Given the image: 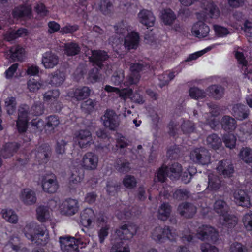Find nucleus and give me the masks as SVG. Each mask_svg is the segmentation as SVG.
Listing matches in <instances>:
<instances>
[{"mask_svg":"<svg viewBox=\"0 0 252 252\" xmlns=\"http://www.w3.org/2000/svg\"><path fill=\"white\" fill-rule=\"evenodd\" d=\"M103 121L104 126L110 130H115L119 125V118L116 113L112 110H107L105 113Z\"/></svg>","mask_w":252,"mask_h":252,"instance_id":"9b49d317","label":"nucleus"},{"mask_svg":"<svg viewBox=\"0 0 252 252\" xmlns=\"http://www.w3.org/2000/svg\"><path fill=\"white\" fill-rule=\"evenodd\" d=\"M147 68L148 65L143 63H131L130 66V74L126 78L124 85L128 86L137 83L140 78L139 72Z\"/></svg>","mask_w":252,"mask_h":252,"instance_id":"423d86ee","label":"nucleus"},{"mask_svg":"<svg viewBox=\"0 0 252 252\" xmlns=\"http://www.w3.org/2000/svg\"><path fill=\"white\" fill-rule=\"evenodd\" d=\"M189 94L192 98L195 99L204 98L206 95L204 91L197 87L191 88L189 90Z\"/></svg>","mask_w":252,"mask_h":252,"instance_id":"6e6d98bb","label":"nucleus"},{"mask_svg":"<svg viewBox=\"0 0 252 252\" xmlns=\"http://www.w3.org/2000/svg\"><path fill=\"white\" fill-rule=\"evenodd\" d=\"M34 154L40 164L46 163L51 155L50 149L48 146H42L39 148L37 153Z\"/></svg>","mask_w":252,"mask_h":252,"instance_id":"7c9ffc66","label":"nucleus"},{"mask_svg":"<svg viewBox=\"0 0 252 252\" xmlns=\"http://www.w3.org/2000/svg\"><path fill=\"white\" fill-rule=\"evenodd\" d=\"M190 160L194 163L202 165L209 164L211 162V155L204 148H196L192 150L189 154Z\"/></svg>","mask_w":252,"mask_h":252,"instance_id":"20e7f679","label":"nucleus"},{"mask_svg":"<svg viewBox=\"0 0 252 252\" xmlns=\"http://www.w3.org/2000/svg\"><path fill=\"white\" fill-rule=\"evenodd\" d=\"M138 21L146 27H152L154 26L155 18L153 14L149 10L143 9L137 15Z\"/></svg>","mask_w":252,"mask_h":252,"instance_id":"6ab92c4d","label":"nucleus"},{"mask_svg":"<svg viewBox=\"0 0 252 252\" xmlns=\"http://www.w3.org/2000/svg\"><path fill=\"white\" fill-rule=\"evenodd\" d=\"M139 33L132 31L128 33L125 37L124 46L127 50L136 49L139 46Z\"/></svg>","mask_w":252,"mask_h":252,"instance_id":"f3484780","label":"nucleus"},{"mask_svg":"<svg viewBox=\"0 0 252 252\" xmlns=\"http://www.w3.org/2000/svg\"><path fill=\"white\" fill-rule=\"evenodd\" d=\"M166 176H168L167 167L162 166L158 170L154 180L164 182Z\"/></svg>","mask_w":252,"mask_h":252,"instance_id":"052dcab7","label":"nucleus"},{"mask_svg":"<svg viewBox=\"0 0 252 252\" xmlns=\"http://www.w3.org/2000/svg\"><path fill=\"white\" fill-rule=\"evenodd\" d=\"M228 206L223 200L219 199L214 203V210L220 216V222L222 226L231 228L236 225L237 219L236 217L228 214Z\"/></svg>","mask_w":252,"mask_h":252,"instance_id":"7ed1b4c3","label":"nucleus"},{"mask_svg":"<svg viewBox=\"0 0 252 252\" xmlns=\"http://www.w3.org/2000/svg\"><path fill=\"white\" fill-rule=\"evenodd\" d=\"M112 5L109 0H101L99 8L101 12L105 15L109 14L112 10Z\"/></svg>","mask_w":252,"mask_h":252,"instance_id":"bf43d9fd","label":"nucleus"},{"mask_svg":"<svg viewBox=\"0 0 252 252\" xmlns=\"http://www.w3.org/2000/svg\"><path fill=\"white\" fill-rule=\"evenodd\" d=\"M9 53L7 58L13 60H22L25 55V50L19 46H15L12 47L8 51Z\"/></svg>","mask_w":252,"mask_h":252,"instance_id":"c9c22d12","label":"nucleus"},{"mask_svg":"<svg viewBox=\"0 0 252 252\" xmlns=\"http://www.w3.org/2000/svg\"><path fill=\"white\" fill-rule=\"evenodd\" d=\"M91 56L89 57L90 61L101 68L102 62L108 58L107 53L102 51L92 50Z\"/></svg>","mask_w":252,"mask_h":252,"instance_id":"5701e85b","label":"nucleus"},{"mask_svg":"<svg viewBox=\"0 0 252 252\" xmlns=\"http://www.w3.org/2000/svg\"><path fill=\"white\" fill-rule=\"evenodd\" d=\"M220 187V181L219 177L213 173L208 175L207 189L212 191L217 190Z\"/></svg>","mask_w":252,"mask_h":252,"instance_id":"c03bdc74","label":"nucleus"},{"mask_svg":"<svg viewBox=\"0 0 252 252\" xmlns=\"http://www.w3.org/2000/svg\"><path fill=\"white\" fill-rule=\"evenodd\" d=\"M19 241L18 237L11 238L9 241L6 244L4 248V252H17L19 249V246L17 245Z\"/></svg>","mask_w":252,"mask_h":252,"instance_id":"3c124183","label":"nucleus"},{"mask_svg":"<svg viewBox=\"0 0 252 252\" xmlns=\"http://www.w3.org/2000/svg\"><path fill=\"white\" fill-rule=\"evenodd\" d=\"M230 252H248L247 248L242 244L235 242L233 243L230 248Z\"/></svg>","mask_w":252,"mask_h":252,"instance_id":"774afa93","label":"nucleus"},{"mask_svg":"<svg viewBox=\"0 0 252 252\" xmlns=\"http://www.w3.org/2000/svg\"><path fill=\"white\" fill-rule=\"evenodd\" d=\"M234 198L236 203L242 207H249L251 202L246 192L241 189L236 190L234 193Z\"/></svg>","mask_w":252,"mask_h":252,"instance_id":"412c9836","label":"nucleus"},{"mask_svg":"<svg viewBox=\"0 0 252 252\" xmlns=\"http://www.w3.org/2000/svg\"><path fill=\"white\" fill-rule=\"evenodd\" d=\"M129 26L126 23L121 22L115 26L114 28L116 33L120 36H123L128 31Z\"/></svg>","mask_w":252,"mask_h":252,"instance_id":"13d9d810","label":"nucleus"},{"mask_svg":"<svg viewBox=\"0 0 252 252\" xmlns=\"http://www.w3.org/2000/svg\"><path fill=\"white\" fill-rule=\"evenodd\" d=\"M105 90L108 92H114L126 100L127 98H130L132 95V91L130 89H123L120 90L118 88L114 87L109 85H106Z\"/></svg>","mask_w":252,"mask_h":252,"instance_id":"cd10ccee","label":"nucleus"},{"mask_svg":"<svg viewBox=\"0 0 252 252\" xmlns=\"http://www.w3.org/2000/svg\"><path fill=\"white\" fill-rule=\"evenodd\" d=\"M90 93L91 90L88 87H83L69 91L68 95L69 97L74 98L77 100H82L88 97Z\"/></svg>","mask_w":252,"mask_h":252,"instance_id":"4be33fe9","label":"nucleus"},{"mask_svg":"<svg viewBox=\"0 0 252 252\" xmlns=\"http://www.w3.org/2000/svg\"><path fill=\"white\" fill-rule=\"evenodd\" d=\"M151 237L156 242L162 243L166 239L171 241L175 240L176 233L175 230H170L168 227L162 228L157 226L152 230Z\"/></svg>","mask_w":252,"mask_h":252,"instance_id":"39448f33","label":"nucleus"},{"mask_svg":"<svg viewBox=\"0 0 252 252\" xmlns=\"http://www.w3.org/2000/svg\"><path fill=\"white\" fill-rule=\"evenodd\" d=\"M124 73L123 70H119L111 78V82L115 85H120L124 79Z\"/></svg>","mask_w":252,"mask_h":252,"instance_id":"e2e57ef3","label":"nucleus"},{"mask_svg":"<svg viewBox=\"0 0 252 252\" xmlns=\"http://www.w3.org/2000/svg\"><path fill=\"white\" fill-rule=\"evenodd\" d=\"M29 107L27 105H21L18 109V117L16 122V126L20 133L24 132L28 127V121L32 115L39 116L44 112L43 105L40 102L34 104L30 112H28Z\"/></svg>","mask_w":252,"mask_h":252,"instance_id":"f257e3e1","label":"nucleus"},{"mask_svg":"<svg viewBox=\"0 0 252 252\" xmlns=\"http://www.w3.org/2000/svg\"><path fill=\"white\" fill-rule=\"evenodd\" d=\"M249 114L248 109L244 105L236 104L233 107L232 114L239 120L246 119L248 117Z\"/></svg>","mask_w":252,"mask_h":252,"instance_id":"c85d7f7f","label":"nucleus"},{"mask_svg":"<svg viewBox=\"0 0 252 252\" xmlns=\"http://www.w3.org/2000/svg\"><path fill=\"white\" fill-rule=\"evenodd\" d=\"M19 199L26 205H32L36 203L37 200L35 191L30 188L21 190L19 194Z\"/></svg>","mask_w":252,"mask_h":252,"instance_id":"f8f14e48","label":"nucleus"},{"mask_svg":"<svg viewBox=\"0 0 252 252\" xmlns=\"http://www.w3.org/2000/svg\"><path fill=\"white\" fill-rule=\"evenodd\" d=\"M94 211L91 208H86L81 214L80 222L85 227L89 226L94 220Z\"/></svg>","mask_w":252,"mask_h":252,"instance_id":"a878e982","label":"nucleus"},{"mask_svg":"<svg viewBox=\"0 0 252 252\" xmlns=\"http://www.w3.org/2000/svg\"><path fill=\"white\" fill-rule=\"evenodd\" d=\"M221 125L226 131L233 130L236 127V122L234 118L229 116H225L221 120Z\"/></svg>","mask_w":252,"mask_h":252,"instance_id":"37998d69","label":"nucleus"},{"mask_svg":"<svg viewBox=\"0 0 252 252\" xmlns=\"http://www.w3.org/2000/svg\"><path fill=\"white\" fill-rule=\"evenodd\" d=\"M2 217L7 222L16 224L18 221V217L16 213L11 209H4L1 211Z\"/></svg>","mask_w":252,"mask_h":252,"instance_id":"ea45409f","label":"nucleus"},{"mask_svg":"<svg viewBox=\"0 0 252 252\" xmlns=\"http://www.w3.org/2000/svg\"><path fill=\"white\" fill-rule=\"evenodd\" d=\"M197 237L201 240H211L215 241L218 237V233L212 227L203 225L200 227L197 233Z\"/></svg>","mask_w":252,"mask_h":252,"instance_id":"ddd939ff","label":"nucleus"},{"mask_svg":"<svg viewBox=\"0 0 252 252\" xmlns=\"http://www.w3.org/2000/svg\"><path fill=\"white\" fill-rule=\"evenodd\" d=\"M64 54L68 56H72L77 55L80 51V47L75 42H71L66 43L64 45Z\"/></svg>","mask_w":252,"mask_h":252,"instance_id":"e433bc0d","label":"nucleus"},{"mask_svg":"<svg viewBox=\"0 0 252 252\" xmlns=\"http://www.w3.org/2000/svg\"><path fill=\"white\" fill-rule=\"evenodd\" d=\"M124 186L128 189H132L136 186L137 182L135 177L131 175H126L123 179Z\"/></svg>","mask_w":252,"mask_h":252,"instance_id":"680f3d73","label":"nucleus"},{"mask_svg":"<svg viewBox=\"0 0 252 252\" xmlns=\"http://www.w3.org/2000/svg\"><path fill=\"white\" fill-rule=\"evenodd\" d=\"M170 213V206L167 203H163L158 209V217L159 219L165 220L169 218Z\"/></svg>","mask_w":252,"mask_h":252,"instance_id":"de8ad7c7","label":"nucleus"},{"mask_svg":"<svg viewBox=\"0 0 252 252\" xmlns=\"http://www.w3.org/2000/svg\"><path fill=\"white\" fill-rule=\"evenodd\" d=\"M98 156L92 152L85 153L80 161V165L84 170L93 171L97 169L98 164Z\"/></svg>","mask_w":252,"mask_h":252,"instance_id":"0eeeda50","label":"nucleus"},{"mask_svg":"<svg viewBox=\"0 0 252 252\" xmlns=\"http://www.w3.org/2000/svg\"><path fill=\"white\" fill-rule=\"evenodd\" d=\"M67 142L64 140H61L57 142L55 151L56 154L60 156L64 154L65 152V146Z\"/></svg>","mask_w":252,"mask_h":252,"instance_id":"338daca9","label":"nucleus"},{"mask_svg":"<svg viewBox=\"0 0 252 252\" xmlns=\"http://www.w3.org/2000/svg\"><path fill=\"white\" fill-rule=\"evenodd\" d=\"M19 146L17 143L6 144L0 151V156L4 158H8L12 157L16 152Z\"/></svg>","mask_w":252,"mask_h":252,"instance_id":"c756f323","label":"nucleus"},{"mask_svg":"<svg viewBox=\"0 0 252 252\" xmlns=\"http://www.w3.org/2000/svg\"><path fill=\"white\" fill-rule=\"evenodd\" d=\"M181 71V70L175 68L169 72H166L159 76L160 83L159 85L160 87H163L168 85L169 82L173 80L176 75H178Z\"/></svg>","mask_w":252,"mask_h":252,"instance_id":"bb28decb","label":"nucleus"},{"mask_svg":"<svg viewBox=\"0 0 252 252\" xmlns=\"http://www.w3.org/2000/svg\"><path fill=\"white\" fill-rule=\"evenodd\" d=\"M25 237L31 241L38 244H44L47 238V230L43 226L32 222L26 224L23 229Z\"/></svg>","mask_w":252,"mask_h":252,"instance_id":"f03ea898","label":"nucleus"},{"mask_svg":"<svg viewBox=\"0 0 252 252\" xmlns=\"http://www.w3.org/2000/svg\"><path fill=\"white\" fill-rule=\"evenodd\" d=\"M206 143L209 147L217 149L220 146L221 140L216 134H213L207 137Z\"/></svg>","mask_w":252,"mask_h":252,"instance_id":"603ef678","label":"nucleus"},{"mask_svg":"<svg viewBox=\"0 0 252 252\" xmlns=\"http://www.w3.org/2000/svg\"><path fill=\"white\" fill-rule=\"evenodd\" d=\"M240 158L246 163L252 162V149L243 148L239 154Z\"/></svg>","mask_w":252,"mask_h":252,"instance_id":"5fc2aeb1","label":"nucleus"},{"mask_svg":"<svg viewBox=\"0 0 252 252\" xmlns=\"http://www.w3.org/2000/svg\"><path fill=\"white\" fill-rule=\"evenodd\" d=\"M243 223L248 231H252V213L246 214L243 218Z\"/></svg>","mask_w":252,"mask_h":252,"instance_id":"69168bd1","label":"nucleus"},{"mask_svg":"<svg viewBox=\"0 0 252 252\" xmlns=\"http://www.w3.org/2000/svg\"><path fill=\"white\" fill-rule=\"evenodd\" d=\"M32 8L28 4L24 6L16 7L13 11V15L14 18H19L22 17H30Z\"/></svg>","mask_w":252,"mask_h":252,"instance_id":"473e14b6","label":"nucleus"},{"mask_svg":"<svg viewBox=\"0 0 252 252\" xmlns=\"http://www.w3.org/2000/svg\"><path fill=\"white\" fill-rule=\"evenodd\" d=\"M27 87L31 92H36L41 88H44V84L40 80L35 79H29L27 82Z\"/></svg>","mask_w":252,"mask_h":252,"instance_id":"8fccbe9b","label":"nucleus"},{"mask_svg":"<svg viewBox=\"0 0 252 252\" xmlns=\"http://www.w3.org/2000/svg\"><path fill=\"white\" fill-rule=\"evenodd\" d=\"M180 214L186 218H191L196 213V207L190 203H184L181 204L178 208Z\"/></svg>","mask_w":252,"mask_h":252,"instance_id":"b1692460","label":"nucleus"},{"mask_svg":"<svg viewBox=\"0 0 252 252\" xmlns=\"http://www.w3.org/2000/svg\"><path fill=\"white\" fill-rule=\"evenodd\" d=\"M84 174L77 168H72L71 173L69 179V183L72 188L79 184L84 179Z\"/></svg>","mask_w":252,"mask_h":252,"instance_id":"2f4dec72","label":"nucleus"},{"mask_svg":"<svg viewBox=\"0 0 252 252\" xmlns=\"http://www.w3.org/2000/svg\"><path fill=\"white\" fill-rule=\"evenodd\" d=\"M64 80V74L59 71H56L49 76L48 83L52 86H59L63 84Z\"/></svg>","mask_w":252,"mask_h":252,"instance_id":"58836bf2","label":"nucleus"},{"mask_svg":"<svg viewBox=\"0 0 252 252\" xmlns=\"http://www.w3.org/2000/svg\"><path fill=\"white\" fill-rule=\"evenodd\" d=\"M209 27L201 21L194 24L191 29L192 34L198 38H203L207 37L209 34Z\"/></svg>","mask_w":252,"mask_h":252,"instance_id":"2eb2a0df","label":"nucleus"},{"mask_svg":"<svg viewBox=\"0 0 252 252\" xmlns=\"http://www.w3.org/2000/svg\"><path fill=\"white\" fill-rule=\"evenodd\" d=\"M137 231L136 226L133 224L124 225L116 232L117 235L121 239L132 238Z\"/></svg>","mask_w":252,"mask_h":252,"instance_id":"dca6fc26","label":"nucleus"},{"mask_svg":"<svg viewBox=\"0 0 252 252\" xmlns=\"http://www.w3.org/2000/svg\"><path fill=\"white\" fill-rule=\"evenodd\" d=\"M182 166L178 163H175L167 167L168 176L172 180L178 179L182 173Z\"/></svg>","mask_w":252,"mask_h":252,"instance_id":"f704fd0d","label":"nucleus"},{"mask_svg":"<svg viewBox=\"0 0 252 252\" xmlns=\"http://www.w3.org/2000/svg\"><path fill=\"white\" fill-rule=\"evenodd\" d=\"M59 95L60 92L58 89L50 90L43 94V100L45 102H54L57 100Z\"/></svg>","mask_w":252,"mask_h":252,"instance_id":"864d4df0","label":"nucleus"},{"mask_svg":"<svg viewBox=\"0 0 252 252\" xmlns=\"http://www.w3.org/2000/svg\"><path fill=\"white\" fill-rule=\"evenodd\" d=\"M73 141L81 148H85L94 143L91 132L88 129H80L75 132Z\"/></svg>","mask_w":252,"mask_h":252,"instance_id":"6e6552de","label":"nucleus"},{"mask_svg":"<svg viewBox=\"0 0 252 252\" xmlns=\"http://www.w3.org/2000/svg\"><path fill=\"white\" fill-rule=\"evenodd\" d=\"M59 58L57 54L49 51L42 56V64L46 69H51L56 66L59 63Z\"/></svg>","mask_w":252,"mask_h":252,"instance_id":"4468645a","label":"nucleus"},{"mask_svg":"<svg viewBox=\"0 0 252 252\" xmlns=\"http://www.w3.org/2000/svg\"><path fill=\"white\" fill-rule=\"evenodd\" d=\"M207 16L210 18L216 19L220 15V11L219 8L214 3H210L207 4L205 8Z\"/></svg>","mask_w":252,"mask_h":252,"instance_id":"09e8293b","label":"nucleus"},{"mask_svg":"<svg viewBox=\"0 0 252 252\" xmlns=\"http://www.w3.org/2000/svg\"><path fill=\"white\" fill-rule=\"evenodd\" d=\"M16 98L13 96H8L4 100V108L8 115H12L16 109Z\"/></svg>","mask_w":252,"mask_h":252,"instance_id":"a19ab883","label":"nucleus"},{"mask_svg":"<svg viewBox=\"0 0 252 252\" xmlns=\"http://www.w3.org/2000/svg\"><path fill=\"white\" fill-rule=\"evenodd\" d=\"M217 170L225 177H230L234 172V168L229 160H223L218 163Z\"/></svg>","mask_w":252,"mask_h":252,"instance_id":"aec40b11","label":"nucleus"},{"mask_svg":"<svg viewBox=\"0 0 252 252\" xmlns=\"http://www.w3.org/2000/svg\"><path fill=\"white\" fill-rule=\"evenodd\" d=\"M161 19L165 25H171L176 19V16L170 9H164L162 11Z\"/></svg>","mask_w":252,"mask_h":252,"instance_id":"79ce46f5","label":"nucleus"},{"mask_svg":"<svg viewBox=\"0 0 252 252\" xmlns=\"http://www.w3.org/2000/svg\"><path fill=\"white\" fill-rule=\"evenodd\" d=\"M37 220L41 222H45L50 217V213L48 208L45 206H39L36 209Z\"/></svg>","mask_w":252,"mask_h":252,"instance_id":"49530a36","label":"nucleus"},{"mask_svg":"<svg viewBox=\"0 0 252 252\" xmlns=\"http://www.w3.org/2000/svg\"><path fill=\"white\" fill-rule=\"evenodd\" d=\"M81 240L73 237L64 236L60 238L61 248L63 252H78V245Z\"/></svg>","mask_w":252,"mask_h":252,"instance_id":"1a4fd4ad","label":"nucleus"},{"mask_svg":"<svg viewBox=\"0 0 252 252\" xmlns=\"http://www.w3.org/2000/svg\"><path fill=\"white\" fill-rule=\"evenodd\" d=\"M208 94L216 99L220 98L224 93V89L221 86L212 85L207 90Z\"/></svg>","mask_w":252,"mask_h":252,"instance_id":"a18cd8bd","label":"nucleus"},{"mask_svg":"<svg viewBox=\"0 0 252 252\" xmlns=\"http://www.w3.org/2000/svg\"><path fill=\"white\" fill-rule=\"evenodd\" d=\"M236 138L233 134H227L224 136L223 142L226 146L230 149L233 148L236 144Z\"/></svg>","mask_w":252,"mask_h":252,"instance_id":"0e129e2a","label":"nucleus"},{"mask_svg":"<svg viewBox=\"0 0 252 252\" xmlns=\"http://www.w3.org/2000/svg\"><path fill=\"white\" fill-rule=\"evenodd\" d=\"M210 113L211 116L210 120L207 119L208 114H205L204 117L206 119L205 123L206 124H208L210 127L212 128H215L219 123V120L216 117L220 114V109L217 105H213L210 107Z\"/></svg>","mask_w":252,"mask_h":252,"instance_id":"393cba45","label":"nucleus"},{"mask_svg":"<svg viewBox=\"0 0 252 252\" xmlns=\"http://www.w3.org/2000/svg\"><path fill=\"white\" fill-rule=\"evenodd\" d=\"M60 124L59 118L56 116H50L47 118L45 126L50 130H53Z\"/></svg>","mask_w":252,"mask_h":252,"instance_id":"4d7b16f0","label":"nucleus"},{"mask_svg":"<svg viewBox=\"0 0 252 252\" xmlns=\"http://www.w3.org/2000/svg\"><path fill=\"white\" fill-rule=\"evenodd\" d=\"M235 57L239 63L242 65V69L244 71V73L246 74L251 73L252 69V66L250 64H248L247 61L245 60L243 53L239 51H236Z\"/></svg>","mask_w":252,"mask_h":252,"instance_id":"4c0bfd02","label":"nucleus"},{"mask_svg":"<svg viewBox=\"0 0 252 252\" xmlns=\"http://www.w3.org/2000/svg\"><path fill=\"white\" fill-rule=\"evenodd\" d=\"M79 209L78 202L76 199L66 200L60 207V211L62 214L72 216L76 214Z\"/></svg>","mask_w":252,"mask_h":252,"instance_id":"9d476101","label":"nucleus"},{"mask_svg":"<svg viewBox=\"0 0 252 252\" xmlns=\"http://www.w3.org/2000/svg\"><path fill=\"white\" fill-rule=\"evenodd\" d=\"M42 186L44 191L54 193L58 189V184L54 176L45 177L42 181Z\"/></svg>","mask_w":252,"mask_h":252,"instance_id":"a211bd4d","label":"nucleus"},{"mask_svg":"<svg viewBox=\"0 0 252 252\" xmlns=\"http://www.w3.org/2000/svg\"><path fill=\"white\" fill-rule=\"evenodd\" d=\"M4 34V39L10 41L19 37H24L27 35L28 32L26 29L21 28L17 31L9 29Z\"/></svg>","mask_w":252,"mask_h":252,"instance_id":"72a5a7b5","label":"nucleus"}]
</instances>
